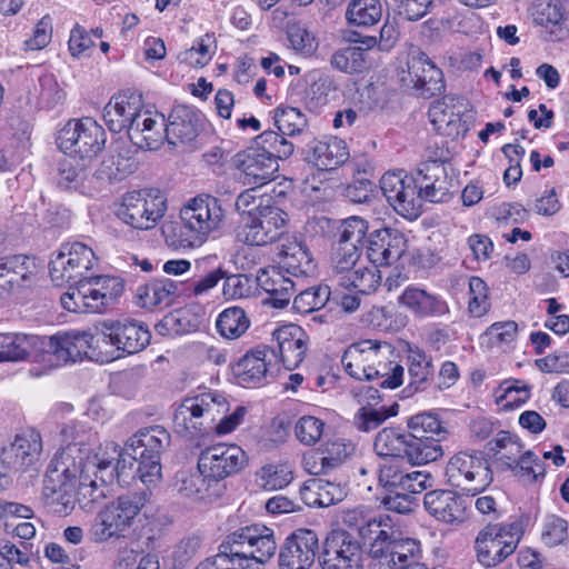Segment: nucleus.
Segmentation results:
<instances>
[{"mask_svg":"<svg viewBox=\"0 0 569 569\" xmlns=\"http://www.w3.org/2000/svg\"><path fill=\"white\" fill-rule=\"evenodd\" d=\"M66 446L58 451L48 465L43 479L42 499L44 505L56 515L67 516L76 506L77 495L96 501L103 497L98 489V472L110 467V461L100 458V449L93 435L79 429L76 425H67L61 430Z\"/></svg>","mask_w":569,"mask_h":569,"instance_id":"1","label":"nucleus"},{"mask_svg":"<svg viewBox=\"0 0 569 569\" xmlns=\"http://www.w3.org/2000/svg\"><path fill=\"white\" fill-rule=\"evenodd\" d=\"M448 150L437 148L429 159L419 163L410 174L402 171L387 172L380 188L389 204L402 217L413 220L422 212L423 201H446L455 179L448 172Z\"/></svg>","mask_w":569,"mask_h":569,"instance_id":"2","label":"nucleus"},{"mask_svg":"<svg viewBox=\"0 0 569 569\" xmlns=\"http://www.w3.org/2000/svg\"><path fill=\"white\" fill-rule=\"evenodd\" d=\"M228 410L226 398L218 393L206 392L186 398L176 409L173 425L180 435H206L214 430L218 435L233 431L246 415L244 407H238L233 413L217 419Z\"/></svg>","mask_w":569,"mask_h":569,"instance_id":"3","label":"nucleus"},{"mask_svg":"<svg viewBox=\"0 0 569 569\" xmlns=\"http://www.w3.org/2000/svg\"><path fill=\"white\" fill-rule=\"evenodd\" d=\"M151 495L149 488H143L126 492L109 502L92 520L89 529L90 539L101 543L124 537V532L149 502Z\"/></svg>","mask_w":569,"mask_h":569,"instance_id":"4","label":"nucleus"},{"mask_svg":"<svg viewBox=\"0 0 569 569\" xmlns=\"http://www.w3.org/2000/svg\"><path fill=\"white\" fill-rule=\"evenodd\" d=\"M151 495L149 488H143L126 492L109 502L92 520L89 529L90 539L101 543L124 537V532L149 502Z\"/></svg>","mask_w":569,"mask_h":569,"instance_id":"5","label":"nucleus"},{"mask_svg":"<svg viewBox=\"0 0 569 569\" xmlns=\"http://www.w3.org/2000/svg\"><path fill=\"white\" fill-rule=\"evenodd\" d=\"M223 212L216 198L196 197L180 210L182 228L178 241L167 242L174 249L199 248L218 230Z\"/></svg>","mask_w":569,"mask_h":569,"instance_id":"6","label":"nucleus"},{"mask_svg":"<svg viewBox=\"0 0 569 569\" xmlns=\"http://www.w3.org/2000/svg\"><path fill=\"white\" fill-rule=\"evenodd\" d=\"M171 436L159 425L137 431L128 440L131 465H137V475L144 485H154L161 479V456L169 448Z\"/></svg>","mask_w":569,"mask_h":569,"instance_id":"7","label":"nucleus"},{"mask_svg":"<svg viewBox=\"0 0 569 569\" xmlns=\"http://www.w3.org/2000/svg\"><path fill=\"white\" fill-rule=\"evenodd\" d=\"M59 149L71 157L91 163L104 148V129L92 118L69 120L57 134Z\"/></svg>","mask_w":569,"mask_h":569,"instance_id":"8","label":"nucleus"},{"mask_svg":"<svg viewBox=\"0 0 569 569\" xmlns=\"http://www.w3.org/2000/svg\"><path fill=\"white\" fill-rule=\"evenodd\" d=\"M521 535V527L516 522L483 527L475 540L477 560L486 568L497 567L516 551Z\"/></svg>","mask_w":569,"mask_h":569,"instance_id":"9","label":"nucleus"},{"mask_svg":"<svg viewBox=\"0 0 569 569\" xmlns=\"http://www.w3.org/2000/svg\"><path fill=\"white\" fill-rule=\"evenodd\" d=\"M99 342V337L90 331H59L52 336H39V353L43 360L60 367L68 362L82 360L88 351Z\"/></svg>","mask_w":569,"mask_h":569,"instance_id":"10","label":"nucleus"},{"mask_svg":"<svg viewBox=\"0 0 569 569\" xmlns=\"http://www.w3.org/2000/svg\"><path fill=\"white\" fill-rule=\"evenodd\" d=\"M420 442L412 438L410 431L399 428H383L375 439L373 449L383 462L401 465L407 461L410 466H420L435 461L436 451L426 450Z\"/></svg>","mask_w":569,"mask_h":569,"instance_id":"11","label":"nucleus"},{"mask_svg":"<svg viewBox=\"0 0 569 569\" xmlns=\"http://www.w3.org/2000/svg\"><path fill=\"white\" fill-rule=\"evenodd\" d=\"M166 209V199L160 190L132 191L123 196L117 216L136 229L147 230L163 217Z\"/></svg>","mask_w":569,"mask_h":569,"instance_id":"12","label":"nucleus"},{"mask_svg":"<svg viewBox=\"0 0 569 569\" xmlns=\"http://www.w3.org/2000/svg\"><path fill=\"white\" fill-rule=\"evenodd\" d=\"M446 477L450 486L476 496L492 482L493 472L487 461L476 455L460 451L447 463Z\"/></svg>","mask_w":569,"mask_h":569,"instance_id":"13","label":"nucleus"},{"mask_svg":"<svg viewBox=\"0 0 569 569\" xmlns=\"http://www.w3.org/2000/svg\"><path fill=\"white\" fill-rule=\"evenodd\" d=\"M248 465L244 450L231 443H217L201 450L198 470L210 482H219L239 473Z\"/></svg>","mask_w":569,"mask_h":569,"instance_id":"14","label":"nucleus"},{"mask_svg":"<svg viewBox=\"0 0 569 569\" xmlns=\"http://www.w3.org/2000/svg\"><path fill=\"white\" fill-rule=\"evenodd\" d=\"M318 562L321 569H363V549L351 532L332 530L322 543Z\"/></svg>","mask_w":569,"mask_h":569,"instance_id":"15","label":"nucleus"},{"mask_svg":"<svg viewBox=\"0 0 569 569\" xmlns=\"http://www.w3.org/2000/svg\"><path fill=\"white\" fill-rule=\"evenodd\" d=\"M400 81L423 98H431L445 89L442 71L420 50L409 53L407 69L400 72Z\"/></svg>","mask_w":569,"mask_h":569,"instance_id":"16","label":"nucleus"},{"mask_svg":"<svg viewBox=\"0 0 569 569\" xmlns=\"http://www.w3.org/2000/svg\"><path fill=\"white\" fill-rule=\"evenodd\" d=\"M284 217L280 208H264L261 216H243L237 227L236 239L247 246H267L279 237Z\"/></svg>","mask_w":569,"mask_h":569,"instance_id":"17","label":"nucleus"},{"mask_svg":"<svg viewBox=\"0 0 569 569\" xmlns=\"http://www.w3.org/2000/svg\"><path fill=\"white\" fill-rule=\"evenodd\" d=\"M319 556L318 535L311 529H297L279 547V569H310Z\"/></svg>","mask_w":569,"mask_h":569,"instance_id":"18","label":"nucleus"},{"mask_svg":"<svg viewBox=\"0 0 569 569\" xmlns=\"http://www.w3.org/2000/svg\"><path fill=\"white\" fill-rule=\"evenodd\" d=\"M236 548L244 553L243 560H254L258 563L268 562L276 553L278 548L274 532L271 528L263 525L253 523L240 527L230 532Z\"/></svg>","mask_w":569,"mask_h":569,"instance_id":"19","label":"nucleus"},{"mask_svg":"<svg viewBox=\"0 0 569 569\" xmlns=\"http://www.w3.org/2000/svg\"><path fill=\"white\" fill-rule=\"evenodd\" d=\"M100 326L103 341L129 355L143 350L151 339L148 328L134 319L104 320Z\"/></svg>","mask_w":569,"mask_h":569,"instance_id":"20","label":"nucleus"},{"mask_svg":"<svg viewBox=\"0 0 569 569\" xmlns=\"http://www.w3.org/2000/svg\"><path fill=\"white\" fill-rule=\"evenodd\" d=\"M233 166L239 171V179L243 184L262 187L273 180L279 170L276 158L257 148H248L238 152L233 158Z\"/></svg>","mask_w":569,"mask_h":569,"instance_id":"21","label":"nucleus"},{"mask_svg":"<svg viewBox=\"0 0 569 569\" xmlns=\"http://www.w3.org/2000/svg\"><path fill=\"white\" fill-rule=\"evenodd\" d=\"M39 271L34 256L12 253L0 258V299L7 297L14 287H23Z\"/></svg>","mask_w":569,"mask_h":569,"instance_id":"22","label":"nucleus"},{"mask_svg":"<svg viewBox=\"0 0 569 569\" xmlns=\"http://www.w3.org/2000/svg\"><path fill=\"white\" fill-rule=\"evenodd\" d=\"M346 522L356 527L358 540L362 549L366 548V552L369 551L370 548L375 549L382 546H390L393 541L398 540L396 531L393 530L392 520L387 515L358 519L357 515L353 512L348 515Z\"/></svg>","mask_w":569,"mask_h":569,"instance_id":"23","label":"nucleus"},{"mask_svg":"<svg viewBox=\"0 0 569 569\" xmlns=\"http://www.w3.org/2000/svg\"><path fill=\"white\" fill-rule=\"evenodd\" d=\"M144 111L140 94L119 93L104 107L103 120L110 131L121 132L126 129L129 134L130 128L136 124V120Z\"/></svg>","mask_w":569,"mask_h":569,"instance_id":"24","label":"nucleus"},{"mask_svg":"<svg viewBox=\"0 0 569 569\" xmlns=\"http://www.w3.org/2000/svg\"><path fill=\"white\" fill-rule=\"evenodd\" d=\"M379 357V343L372 340H363L347 348L342 355L341 362L346 372L358 380L371 381L377 379L380 370L373 362Z\"/></svg>","mask_w":569,"mask_h":569,"instance_id":"25","label":"nucleus"},{"mask_svg":"<svg viewBox=\"0 0 569 569\" xmlns=\"http://www.w3.org/2000/svg\"><path fill=\"white\" fill-rule=\"evenodd\" d=\"M41 450L40 435L36 431H27L17 435L13 442L2 449L1 462L8 470H26L38 461Z\"/></svg>","mask_w":569,"mask_h":569,"instance_id":"26","label":"nucleus"},{"mask_svg":"<svg viewBox=\"0 0 569 569\" xmlns=\"http://www.w3.org/2000/svg\"><path fill=\"white\" fill-rule=\"evenodd\" d=\"M427 512L445 523H460L467 518V500L452 490H431L423 497Z\"/></svg>","mask_w":569,"mask_h":569,"instance_id":"27","label":"nucleus"},{"mask_svg":"<svg viewBox=\"0 0 569 569\" xmlns=\"http://www.w3.org/2000/svg\"><path fill=\"white\" fill-rule=\"evenodd\" d=\"M94 251H58L49 262V272L56 286H63L84 277L92 268Z\"/></svg>","mask_w":569,"mask_h":569,"instance_id":"28","label":"nucleus"},{"mask_svg":"<svg viewBox=\"0 0 569 569\" xmlns=\"http://www.w3.org/2000/svg\"><path fill=\"white\" fill-rule=\"evenodd\" d=\"M408 428L412 438L422 445L419 447L423 448V452L436 451L435 461L443 456L440 441L448 437L449 431L436 415L431 412L415 415L409 418Z\"/></svg>","mask_w":569,"mask_h":569,"instance_id":"29","label":"nucleus"},{"mask_svg":"<svg viewBox=\"0 0 569 569\" xmlns=\"http://www.w3.org/2000/svg\"><path fill=\"white\" fill-rule=\"evenodd\" d=\"M431 477L421 471L408 472L401 465L382 462L379 465V482L386 490L393 492L400 489L410 493H419L430 486Z\"/></svg>","mask_w":569,"mask_h":569,"instance_id":"30","label":"nucleus"},{"mask_svg":"<svg viewBox=\"0 0 569 569\" xmlns=\"http://www.w3.org/2000/svg\"><path fill=\"white\" fill-rule=\"evenodd\" d=\"M129 139L142 150H158L167 140L164 117L146 110L130 128Z\"/></svg>","mask_w":569,"mask_h":569,"instance_id":"31","label":"nucleus"},{"mask_svg":"<svg viewBox=\"0 0 569 569\" xmlns=\"http://www.w3.org/2000/svg\"><path fill=\"white\" fill-rule=\"evenodd\" d=\"M276 351L268 346H258L247 352L233 367L234 376L243 387L260 383L268 373V366Z\"/></svg>","mask_w":569,"mask_h":569,"instance_id":"32","label":"nucleus"},{"mask_svg":"<svg viewBox=\"0 0 569 569\" xmlns=\"http://www.w3.org/2000/svg\"><path fill=\"white\" fill-rule=\"evenodd\" d=\"M492 466L499 471H512L523 485H532L545 477L546 466L531 450L520 453L518 459L501 455L492 460Z\"/></svg>","mask_w":569,"mask_h":569,"instance_id":"33","label":"nucleus"},{"mask_svg":"<svg viewBox=\"0 0 569 569\" xmlns=\"http://www.w3.org/2000/svg\"><path fill=\"white\" fill-rule=\"evenodd\" d=\"M273 338L286 369H296L303 361L307 351L305 331L297 325H288L274 330Z\"/></svg>","mask_w":569,"mask_h":569,"instance_id":"34","label":"nucleus"},{"mask_svg":"<svg viewBox=\"0 0 569 569\" xmlns=\"http://www.w3.org/2000/svg\"><path fill=\"white\" fill-rule=\"evenodd\" d=\"M349 158L346 142L337 137L312 140L308 144L307 160L320 170H333Z\"/></svg>","mask_w":569,"mask_h":569,"instance_id":"35","label":"nucleus"},{"mask_svg":"<svg viewBox=\"0 0 569 569\" xmlns=\"http://www.w3.org/2000/svg\"><path fill=\"white\" fill-rule=\"evenodd\" d=\"M179 296V284L171 279H153L137 288L134 303L143 309L153 310L171 306Z\"/></svg>","mask_w":569,"mask_h":569,"instance_id":"36","label":"nucleus"},{"mask_svg":"<svg viewBox=\"0 0 569 569\" xmlns=\"http://www.w3.org/2000/svg\"><path fill=\"white\" fill-rule=\"evenodd\" d=\"M399 302L420 318H439L449 313L446 300L417 287H408L399 297Z\"/></svg>","mask_w":569,"mask_h":569,"instance_id":"37","label":"nucleus"},{"mask_svg":"<svg viewBox=\"0 0 569 569\" xmlns=\"http://www.w3.org/2000/svg\"><path fill=\"white\" fill-rule=\"evenodd\" d=\"M257 282L259 287L269 295L264 303L277 309H282L288 306L295 292L293 281L284 277V274L276 268H272L270 271L260 269L257 276Z\"/></svg>","mask_w":569,"mask_h":569,"instance_id":"38","label":"nucleus"},{"mask_svg":"<svg viewBox=\"0 0 569 569\" xmlns=\"http://www.w3.org/2000/svg\"><path fill=\"white\" fill-rule=\"evenodd\" d=\"M89 166L87 161L69 157L59 162L57 184L64 190H79L88 193L97 189L89 176Z\"/></svg>","mask_w":569,"mask_h":569,"instance_id":"39","label":"nucleus"},{"mask_svg":"<svg viewBox=\"0 0 569 569\" xmlns=\"http://www.w3.org/2000/svg\"><path fill=\"white\" fill-rule=\"evenodd\" d=\"M39 352V336L22 332L0 333V363L26 361Z\"/></svg>","mask_w":569,"mask_h":569,"instance_id":"40","label":"nucleus"},{"mask_svg":"<svg viewBox=\"0 0 569 569\" xmlns=\"http://www.w3.org/2000/svg\"><path fill=\"white\" fill-rule=\"evenodd\" d=\"M463 99L455 96H445L441 100L432 102L428 116L436 130H446L457 127L465 111Z\"/></svg>","mask_w":569,"mask_h":569,"instance_id":"41","label":"nucleus"},{"mask_svg":"<svg viewBox=\"0 0 569 569\" xmlns=\"http://www.w3.org/2000/svg\"><path fill=\"white\" fill-rule=\"evenodd\" d=\"M409 385L406 390L410 393L423 390L433 376L431 359L419 348H408Z\"/></svg>","mask_w":569,"mask_h":569,"instance_id":"42","label":"nucleus"},{"mask_svg":"<svg viewBox=\"0 0 569 569\" xmlns=\"http://www.w3.org/2000/svg\"><path fill=\"white\" fill-rule=\"evenodd\" d=\"M229 533L219 545L218 553L201 561L196 569H238L249 565L243 560L244 553L234 547Z\"/></svg>","mask_w":569,"mask_h":569,"instance_id":"43","label":"nucleus"},{"mask_svg":"<svg viewBox=\"0 0 569 569\" xmlns=\"http://www.w3.org/2000/svg\"><path fill=\"white\" fill-rule=\"evenodd\" d=\"M382 4L380 0H351L346 10L349 24L356 27H371L380 21Z\"/></svg>","mask_w":569,"mask_h":569,"instance_id":"44","label":"nucleus"},{"mask_svg":"<svg viewBox=\"0 0 569 569\" xmlns=\"http://www.w3.org/2000/svg\"><path fill=\"white\" fill-rule=\"evenodd\" d=\"M330 63L335 69L349 74L360 73L369 68L368 53L358 46L337 50L331 56Z\"/></svg>","mask_w":569,"mask_h":569,"instance_id":"45","label":"nucleus"},{"mask_svg":"<svg viewBox=\"0 0 569 569\" xmlns=\"http://www.w3.org/2000/svg\"><path fill=\"white\" fill-rule=\"evenodd\" d=\"M367 231V221L352 216L341 221L336 236L339 244L350 247V249H367L369 239Z\"/></svg>","mask_w":569,"mask_h":569,"instance_id":"46","label":"nucleus"},{"mask_svg":"<svg viewBox=\"0 0 569 569\" xmlns=\"http://www.w3.org/2000/svg\"><path fill=\"white\" fill-rule=\"evenodd\" d=\"M216 49L214 36L207 33L194 40L191 48L181 52L179 61L192 68H202L210 62Z\"/></svg>","mask_w":569,"mask_h":569,"instance_id":"47","label":"nucleus"},{"mask_svg":"<svg viewBox=\"0 0 569 569\" xmlns=\"http://www.w3.org/2000/svg\"><path fill=\"white\" fill-rule=\"evenodd\" d=\"M216 326L222 337L237 339L248 330L250 320L242 308L231 307L219 315Z\"/></svg>","mask_w":569,"mask_h":569,"instance_id":"48","label":"nucleus"},{"mask_svg":"<svg viewBox=\"0 0 569 569\" xmlns=\"http://www.w3.org/2000/svg\"><path fill=\"white\" fill-rule=\"evenodd\" d=\"M123 162L124 160L120 156L106 157L91 177V181L97 186V189L104 182L120 181L133 171L132 163Z\"/></svg>","mask_w":569,"mask_h":569,"instance_id":"49","label":"nucleus"},{"mask_svg":"<svg viewBox=\"0 0 569 569\" xmlns=\"http://www.w3.org/2000/svg\"><path fill=\"white\" fill-rule=\"evenodd\" d=\"M330 295L331 291L327 284L310 287L295 297L292 308L301 315L313 312L327 305Z\"/></svg>","mask_w":569,"mask_h":569,"instance_id":"50","label":"nucleus"},{"mask_svg":"<svg viewBox=\"0 0 569 569\" xmlns=\"http://www.w3.org/2000/svg\"><path fill=\"white\" fill-rule=\"evenodd\" d=\"M273 119L278 131L289 137L302 133L308 126L307 117L293 107H278L274 110Z\"/></svg>","mask_w":569,"mask_h":569,"instance_id":"51","label":"nucleus"},{"mask_svg":"<svg viewBox=\"0 0 569 569\" xmlns=\"http://www.w3.org/2000/svg\"><path fill=\"white\" fill-rule=\"evenodd\" d=\"M183 116H171L169 124H166L167 141L170 144L188 143L196 139L198 130L192 121V116L183 110Z\"/></svg>","mask_w":569,"mask_h":569,"instance_id":"52","label":"nucleus"},{"mask_svg":"<svg viewBox=\"0 0 569 569\" xmlns=\"http://www.w3.org/2000/svg\"><path fill=\"white\" fill-rule=\"evenodd\" d=\"M286 136L280 131H263L256 138L257 149L268 152L270 157L276 158L277 162L279 159H287L293 153L295 146L286 139Z\"/></svg>","mask_w":569,"mask_h":569,"instance_id":"53","label":"nucleus"},{"mask_svg":"<svg viewBox=\"0 0 569 569\" xmlns=\"http://www.w3.org/2000/svg\"><path fill=\"white\" fill-rule=\"evenodd\" d=\"M281 269L291 276H312L316 273L317 264L310 251H280Z\"/></svg>","mask_w":569,"mask_h":569,"instance_id":"54","label":"nucleus"},{"mask_svg":"<svg viewBox=\"0 0 569 569\" xmlns=\"http://www.w3.org/2000/svg\"><path fill=\"white\" fill-rule=\"evenodd\" d=\"M90 284H93L107 309L117 305L124 292V280L114 276L90 277Z\"/></svg>","mask_w":569,"mask_h":569,"instance_id":"55","label":"nucleus"},{"mask_svg":"<svg viewBox=\"0 0 569 569\" xmlns=\"http://www.w3.org/2000/svg\"><path fill=\"white\" fill-rule=\"evenodd\" d=\"M157 331L161 335L181 336L197 329V325L190 318V315L182 310L168 313L157 326Z\"/></svg>","mask_w":569,"mask_h":569,"instance_id":"56","label":"nucleus"},{"mask_svg":"<svg viewBox=\"0 0 569 569\" xmlns=\"http://www.w3.org/2000/svg\"><path fill=\"white\" fill-rule=\"evenodd\" d=\"M469 295L468 312L475 318L485 316L490 309V302L488 287L481 278L469 279Z\"/></svg>","mask_w":569,"mask_h":569,"instance_id":"57","label":"nucleus"},{"mask_svg":"<svg viewBox=\"0 0 569 569\" xmlns=\"http://www.w3.org/2000/svg\"><path fill=\"white\" fill-rule=\"evenodd\" d=\"M258 189L256 187L249 188L241 192L236 200V209L243 216H261V211L264 208H277L270 204V198L263 199L257 194Z\"/></svg>","mask_w":569,"mask_h":569,"instance_id":"58","label":"nucleus"},{"mask_svg":"<svg viewBox=\"0 0 569 569\" xmlns=\"http://www.w3.org/2000/svg\"><path fill=\"white\" fill-rule=\"evenodd\" d=\"M38 91V100L46 108H53L62 101L64 94L59 88V84L51 73H43L38 77V86L34 88Z\"/></svg>","mask_w":569,"mask_h":569,"instance_id":"59","label":"nucleus"},{"mask_svg":"<svg viewBox=\"0 0 569 569\" xmlns=\"http://www.w3.org/2000/svg\"><path fill=\"white\" fill-rule=\"evenodd\" d=\"M531 16L533 22L542 27L559 24L563 18L561 7L548 0H537L532 6Z\"/></svg>","mask_w":569,"mask_h":569,"instance_id":"60","label":"nucleus"},{"mask_svg":"<svg viewBox=\"0 0 569 569\" xmlns=\"http://www.w3.org/2000/svg\"><path fill=\"white\" fill-rule=\"evenodd\" d=\"M395 412H387L386 407L380 409L361 407L355 416V425L360 431L369 432L381 426Z\"/></svg>","mask_w":569,"mask_h":569,"instance_id":"61","label":"nucleus"},{"mask_svg":"<svg viewBox=\"0 0 569 569\" xmlns=\"http://www.w3.org/2000/svg\"><path fill=\"white\" fill-rule=\"evenodd\" d=\"M325 423L312 416H303L296 423V437L297 439L306 445H315L321 437Z\"/></svg>","mask_w":569,"mask_h":569,"instance_id":"62","label":"nucleus"},{"mask_svg":"<svg viewBox=\"0 0 569 569\" xmlns=\"http://www.w3.org/2000/svg\"><path fill=\"white\" fill-rule=\"evenodd\" d=\"M351 284L360 295H370L376 291L381 281L380 270L372 267H359L352 271Z\"/></svg>","mask_w":569,"mask_h":569,"instance_id":"63","label":"nucleus"},{"mask_svg":"<svg viewBox=\"0 0 569 569\" xmlns=\"http://www.w3.org/2000/svg\"><path fill=\"white\" fill-rule=\"evenodd\" d=\"M261 487L266 490H278L288 486L292 480V472L286 466H267L260 472Z\"/></svg>","mask_w":569,"mask_h":569,"instance_id":"64","label":"nucleus"}]
</instances>
